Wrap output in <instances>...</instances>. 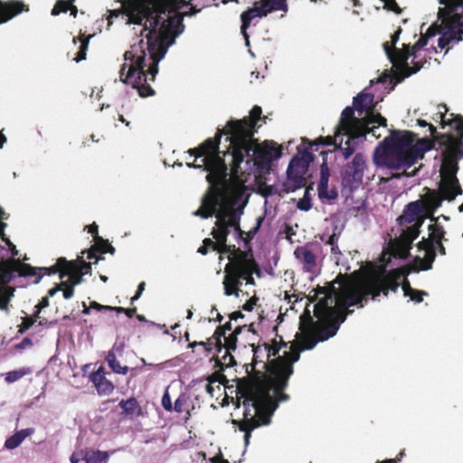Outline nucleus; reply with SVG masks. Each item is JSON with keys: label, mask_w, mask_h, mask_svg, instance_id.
Returning <instances> with one entry per match:
<instances>
[{"label": "nucleus", "mask_w": 463, "mask_h": 463, "mask_svg": "<svg viewBox=\"0 0 463 463\" xmlns=\"http://www.w3.org/2000/svg\"><path fill=\"white\" fill-rule=\"evenodd\" d=\"M145 287L146 283L144 281L139 283L136 294L130 299L131 304H133L134 301L137 300L141 297L143 291L145 290Z\"/></svg>", "instance_id": "62"}, {"label": "nucleus", "mask_w": 463, "mask_h": 463, "mask_svg": "<svg viewBox=\"0 0 463 463\" xmlns=\"http://www.w3.org/2000/svg\"><path fill=\"white\" fill-rule=\"evenodd\" d=\"M451 42L443 34L441 33V36L438 40V46L440 49L446 48Z\"/></svg>", "instance_id": "64"}, {"label": "nucleus", "mask_w": 463, "mask_h": 463, "mask_svg": "<svg viewBox=\"0 0 463 463\" xmlns=\"http://www.w3.org/2000/svg\"><path fill=\"white\" fill-rule=\"evenodd\" d=\"M237 337L232 335V333L229 336L224 337V344H222V350H236L237 348Z\"/></svg>", "instance_id": "51"}, {"label": "nucleus", "mask_w": 463, "mask_h": 463, "mask_svg": "<svg viewBox=\"0 0 463 463\" xmlns=\"http://www.w3.org/2000/svg\"><path fill=\"white\" fill-rule=\"evenodd\" d=\"M428 295H429L428 292H426L424 290L413 288L412 292H411L410 295H406L405 297L410 298V299L411 301L419 304V303H421L423 301V298L427 297Z\"/></svg>", "instance_id": "50"}, {"label": "nucleus", "mask_w": 463, "mask_h": 463, "mask_svg": "<svg viewBox=\"0 0 463 463\" xmlns=\"http://www.w3.org/2000/svg\"><path fill=\"white\" fill-rule=\"evenodd\" d=\"M353 106L358 112L359 116L372 117L373 119H377L376 116L381 115L380 113L374 112L375 102L374 95L368 92H361L355 96L353 99Z\"/></svg>", "instance_id": "22"}, {"label": "nucleus", "mask_w": 463, "mask_h": 463, "mask_svg": "<svg viewBox=\"0 0 463 463\" xmlns=\"http://www.w3.org/2000/svg\"><path fill=\"white\" fill-rule=\"evenodd\" d=\"M437 33H442V25L439 26L437 24H432L427 29V32L425 33L428 38H431Z\"/></svg>", "instance_id": "56"}, {"label": "nucleus", "mask_w": 463, "mask_h": 463, "mask_svg": "<svg viewBox=\"0 0 463 463\" xmlns=\"http://www.w3.org/2000/svg\"><path fill=\"white\" fill-rule=\"evenodd\" d=\"M435 212L436 211L425 209L424 212H422V216L424 217V219H430L432 223H439V217L434 216Z\"/></svg>", "instance_id": "59"}, {"label": "nucleus", "mask_w": 463, "mask_h": 463, "mask_svg": "<svg viewBox=\"0 0 463 463\" xmlns=\"http://www.w3.org/2000/svg\"><path fill=\"white\" fill-rule=\"evenodd\" d=\"M49 306V298L48 297H43L39 303L35 306V313L34 317H39V314L41 313L42 309L47 307Z\"/></svg>", "instance_id": "57"}, {"label": "nucleus", "mask_w": 463, "mask_h": 463, "mask_svg": "<svg viewBox=\"0 0 463 463\" xmlns=\"http://www.w3.org/2000/svg\"><path fill=\"white\" fill-rule=\"evenodd\" d=\"M36 317H24L23 318V322L21 323V325H19V328H18V333L19 334H24V332H26L36 321Z\"/></svg>", "instance_id": "48"}, {"label": "nucleus", "mask_w": 463, "mask_h": 463, "mask_svg": "<svg viewBox=\"0 0 463 463\" xmlns=\"http://www.w3.org/2000/svg\"><path fill=\"white\" fill-rule=\"evenodd\" d=\"M257 301H258V298L256 296L251 297L242 306L243 310L251 311L253 309L254 306H256Z\"/></svg>", "instance_id": "60"}, {"label": "nucleus", "mask_w": 463, "mask_h": 463, "mask_svg": "<svg viewBox=\"0 0 463 463\" xmlns=\"http://www.w3.org/2000/svg\"><path fill=\"white\" fill-rule=\"evenodd\" d=\"M13 296V290L0 286V309L7 310L8 303Z\"/></svg>", "instance_id": "40"}, {"label": "nucleus", "mask_w": 463, "mask_h": 463, "mask_svg": "<svg viewBox=\"0 0 463 463\" xmlns=\"http://www.w3.org/2000/svg\"><path fill=\"white\" fill-rule=\"evenodd\" d=\"M428 36L425 33H421L420 39L412 46H411L410 58L413 57V59H415L417 57L416 52L428 44Z\"/></svg>", "instance_id": "42"}, {"label": "nucleus", "mask_w": 463, "mask_h": 463, "mask_svg": "<svg viewBox=\"0 0 463 463\" xmlns=\"http://www.w3.org/2000/svg\"><path fill=\"white\" fill-rule=\"evenodd\" d=\"M225 334L226 332L223 331V327L219 326L216 327L214 334L213 335L214 338V346L219 354L222 351V337H225Z\"/></svg>", "instance_id": "43"}, {"label": "nucleus", "mask_w": 463, "mask_h": 463, "mask_svg": "<svg viewBox=\"0 0 463 463\" xmlns=\"http://www.w3.org/2000/svg\"><path fill=\"white\" fill-rule=\"evenodd\" d=\"M351 139H354L353 137H348V139L345 142V146L339 148L342 151V154L345 159L349 158L354 152V149L351 146Z\"/></svg>", "instance_id": "54"}, {"label": "nucleus", "mask_w": 463, "mask_h": 463, "mask_svg": "<svg viewBox=\"0 0 463 463\" xmlns=\"http://www.w3.org/2000/svg\"><path fill=\"white\" fill-rule=\"evenodd\" d=\"M279 338V341L277 340V338H274L272 341H271V344H267L265 343L263 345H264V349L265 351H267V357L269 358L271 356H276L279 354V350L282 346L286 347L287 346V343L284 342L283 338L281 335H278Z\"/></svg>", "instance_id": "35"}, {"label": "nucleus", "mask_w": 463, "mask_h": 463, "mask_svg": "<svg viewBox=\"0 0 463 463\" xmlns=\"http://www.w3.org/2000/svg\"><path fill=\"white\" fill-rule=\"evenodd\" d=\"M77 261V268H79V271H88V274L91 273V263L90 262H86L84 260H83V257H78L77 260H75Z\"/></svg>", "instance_id": "52"}, {"label": "nucleus", "mask_w": 463, "mask_h": 463, "mask_svg": "<svg viewBox=\"0 0 463 463\" xmlns=\"http://www.w3.org/2000/svg\"><path fill=\"white\" fill-rule=\"evenodd\" d=\"M71 2H75V0H58L52 10V14L58 15L61 13H67Z\"/></svg>", "instance_id": "41"}, {"label": "nucleus", "mask_w": 463, "mask_h": 463, "mask_svg": "<svg viewBox=\"0 0 463 463\" xmlns=\"http://www.w3.org/2000/svg\"><path fill=\"white\" fill-rule=\"evenodd\" d=\"M218 241L215 240V241H213L212 239L210 238H205L203 241V245H204L208 250H216V247L218 246Z\"/></svg>", "instance_id": "63"}, {"label": "nucleus", "mask_w": 463, "mask_h": 463, "mask_svg": "<svg viewBox=\"0 0 463 463\" xmlns=\"http://www.w3.org/2000/svg\"><path fill=\"white\" fill-rule=\"evenodd\" d=\"M305 164L302 159L294 157L287 169V179L282 184V191L286 194L294 192L306 184V179L303 175L305 173Z\"/></svg>", "instance_id": "19"}, {"label": "nucleus", "mask_w": 463, "mask_h": 463, "mask_svg": "<svg viewBox=\"0 0 463 463\" xmlns=\"http://www.w3.org/2000/svg\"><path fill=\"white\" fill-rule=\"evenodd\" d=\"M65 270L61 272V279H62L64 277H69L70 285L75 287L80 284L83 280V276L88 274V271H79V268H77V261H69L67 262Z\"/></svg>", "instance_id": "30"}, {"label": "nucleus", "mask_w": 463, "mask_h": 463, "mask_svg": "<svg viewBox=\"0 0 463 463\" xmlns=\"http://www.w3.org/2000/svg\"><path fill=\"white\" fill-rule=\"evenodd\" d=\"M274 11H288L287 0H257L241 14V33L249 44L248 29L256 18H262Z\"/></svg>", "instance_id": "14"}, {"label": "nucleus", "mask_w": 463, "mask_h": 463, "mask_svg": "<svg viewBox=\"0 0 463 463\" xmlns=\"http://www.w3.org/2000/svg\"><path fill=\"white\" fill-rule=\"evenodd\" d=\"M115 248L109 242L108 240H104L102 237H97L96 242L86 251H82V254L87 253V259H95L94 263H97L100 260H104L101 255L105 253H115Z\"/></svg>", "instance_id": "26"}, {"label": "nucleus", "mask_w": 463, "mask_h": 463, "mask_svg": "<svg viewBox=\"0 0 463 463\" xmlns=\"http://www.w3.org/2000/svg\"><path fill=\"white\" fill-rule=\"evenodd\" d=\"M354 106L344 109L338 123L339 132H344L345 135L350 137L358 138L369 133L375 136L374 128L380 126H387V120L382 115L376 116V120L373 119L372 117L357 118L354 117Z\"/></svg>", "instance_id": "9"}, {"label": "nucleus", "mask_w": 463, "mask_h": 463, "mask_svg": "<svg viewBox=\"0 0 463 463\" xmlns=\"http://www.w3.org/2000/svg\"><path fill=\"white\" fill-rule=\"evenodd\" d=\"M162 406L167 411H172L173 410L171 397L167 391L163 394Z\"/></svg>", "instance_id": "55"}, {"label": "nucleus", "mask_w": 463, "mask_h": 463, "mask_svg": "<svg viewBox=\"0 0 463 463\" xmlns=\"http://www.w3.org/2000/svg\"><path fill=\"white\" fill-rule=\"evenodd\" d=\"M396 269L400 270L402 273L400 279H398L399 287L402 286L404 296L410 295L411 292H412V290H413V288L411 286L410 281L407 279H404V280L402 282V284L400 283L402 277L407 276L410 271L409 270L405 271V270H402V269Z\"/></svg>", "instance_id": "46"}, {"label": "nucleus", "mask_w": 463, "mask_h": 463, "mask_svg": "<svg viewBox=\"0 0 463 463\" xmlns=\"http://www.w3.org/2000/svg\"><path fill=\"white\" fill-rule=\"evenodd\" d=\"M33 433V429H24L17 432H15L14 435L9 437L5 442V447L8 449H14L20 446V444L31 434Z\"/></svg>", "instance_id": "32"}, {"label": "nucleus", "mask_w": 463, "mask_h": 463, "mask_svg": "<svg viewBox=\"0 0 463 463\" xmlns=\"http://www.w3.org/2000/svg\"><path fill=\"white\" fill-rule=\"evenodd\" d=\"M90 380L100 395L110 394L114 391V385L106 378L102 367H99L96 372L91 373Z\"/></svg>", "instance_id": "28"}, {"label": "nucleus", "mask_w": 463, "mask_h": 463, "mask_svg": "<svg viewBox=\"0 0 463 463\" xmlns=\"http://www.w3.org/2000/svg\"><path fill=\"white\" fill-rule=\"evenodd\" d=\"M227 238L228 236H216L213 237L216 241H218V246L216 247V250L214 251H217L220 254V260H222L223 254H229L228 263H233L238 260H244L247 256H249L252 250H242L240 248L236 247L235 245H228L227 244Z\"/></svg>", "instance_id": "20"}, {"label": "nucleus", "mask_w": 463, "mask_h": 463, "mask_svg": "<svg viewBox=\"0 0 463 463\" xmlns=\"http://www.w3.org/2000/svg\"><path fill=\"white\" fill-rule=\"evenodd\" d=\"M32 373V370L29 367H23L18 370H14L5 374V381L7 383H13L25 375Z\"/></svg>", "instance_id": "36"}, {"label": "nucleus", "mask_w": 463, "mask_h": 463, "mask_svg": "<svg viewBox=\"0 0 463 463\" xmlns=\"http://www.w3.org/2000/svg\"><path fill=\"white\" fill-rule=\"evenodd\" d=\"M367 167L366 158L362 153H357L353 160L348 163L342 177L344 190L352 193L363 183L364 170Z\"/></svg>", "instance_id": "15"}, {"label": "nucleus", "mask_w": 463, "mask_h": 463, "mask_svg": "<svg viewBox=\"0 0 463 463\" xmlns=\"http://www.w3.org/2000/svg\"><path fill=\"white\" fill-rule=\"evenodd\" d=\"M267 117H262V109L254 105L249 117L241 119H231L224 128L226 140L230 142L227 152L231 154V174L237 175L241 164L246 160L247 164H253L259 167L269 165L272 160L282 156V147L273 141H265L262 145L253 137L259 121L266 123Z\"/></svg>", "instance_id": "4"}, {"label": "nucleus", "mask_w": 463, "mask_h": 463, "mask_svg": "<svg viewBox=\"0 0 463 463\" xmlns=\"http://www.w3.org/2000/svg\"><path fill=\"white\" fill-rule=\"evenodd\" d=\"M417 124L420 127H422V128L429 127V130H430V136L432 137L431 140L433 141V144L435 142L439 143V139H438L437 137L439 136V135H442L443 133H438L437 128L432 124L428 123L424 119L419 118L417 120Z\"/></svg>", "instance_id": "44"}, {"label": "nucleus", "mask_w": 463, "mask_h": 463, "mask_svg": "<svg viewBox=\"0 0 463 463\" xmlns=\"http://www.w3.org/2000/svg\"><path fill=\"white\" fill-rule=\"evenodd\" d=\"M311 197L308 189L305 191L304 196L298 201L297 207L301 211H308L311 209Z\"/></svg>", "instance_id": "45"}, {"label": "nucleus", "mask_w": 463, "mask_h": 463, "mask_svg": "<svg viewBox=\"0 0 463 463\" xmlns=\"http://www.w3.org/2000/svg\"><path fill=\"white\" fill-rule=\"evenodd\" d=\"M445 112H439L437 117L440 119L442 128L449 126L453 128L457 137L452 133H445L438 136L439 145L445 146L446 150L442 154L443 160L440 169L441 180L439 184L446 185L453 190L461 188L456 175L458 170V159L463 158V117L461 115L450 114L452 118L446 119L447 107L444 105Z\"/></svg>", "instance_id": "7"}, {"label": "nucleus", "mask_w": 463, "mask_h": 463, "mask_svg": "<svg viewBox=\"0 0 463 463\" xmlns=\"http://www.w3.org/2000/svg\"><path fill=\"white\" fill-rule=\"evenodd\" d=\"M36 269L30 264L23 263L16 259L0 260V286L8 284L14 273L20 277H32L36 274Z\"/></svg>", "instance_id": "18"}, {"label": "nucleus", "mask_w": 463, "mask_h": 463, "mask_svg": "<svg viewBox=\"0 0 463 463\" xmlns=\"http://www.w3.org/2000/svg\"><path fill=\"white\" fill-rule=\"evenodd\" d=\"M224 128L218 129L213 137H209L200 144L197 147L190 148L188 153L194 156L192 163H187L190 168H202L208 174L206 181L209 184L206 194H204L202 205L195 213L196 215L207 219L212 214L216 206L225 198V185L228 184V166L224 161V156L229 152L220 150V140L224 135Z\"/></svg>", "instance_id": "5"}, {"label": "nucleus", "mask_w": 463, "mask_h": 463, "mask_svg": "<svg viewBox=\"0 0 463 463\" xmlns=\"http://www.w3.org/2000/svg\"><path fill=\"white\" fill-rule=\"evenodd\" d=\"M192 0H124L123 13L128 22L144 25L146 41L141 39L124 53L125 63L120 68V80L137 90L141 98L155 95L148 81L158 73V63L169 46L184 29V16H193L201 9L192 5Z\"/></svg>", "instance_id": "1"}, {"label": "nucleus", "mask_w": 463, "mask_h": 463, "mask_svg": "<svg viewBox=\"0 0 463 463\" xmlns=\"http://www.w3.org/2000/svg\"><path fill=\"white\" fill-rule=\"evenodd\" d=\"M335 293H338V292L335 290V288L334 287H330L329 288L317 287L316 289V297H318L319 295L326 296V294H331V295L334 294L335 296Z\"/></svg>", "instance_id": "58"}, {"label": "nucleus", "mask_w": 463, "mask_h": 463, "mask_svg": "<svg viewBox=\"0 0 463 463\" xmlns=\"http://www.w3.org/2000/svg\"><path fill=\"white\" fill-rule=\"evenodd\" d=\"M118 405L126 415L138 416L141 414V408L136 398L132 397L128 400H121Z\"/></svg>", "instance_id": "33"}, {"label": "nucleus", "mask_w": 463, "mask_h": 463, "mask_svg": "<svg viewBox=\"0 0 463 463\" xmlns=\"http://www.w3.org/2000/svg\"><path fill=\"white\" fill-rule=\"evenodd\" d=\"M416 137L409 130H393L390 137L384 139L390 152H383L379 158H375L376 164L395 170L413 165L419 158L423 157L425 152L433 148L432 140L424 137L415 142Z\"/></svg>", "instance_id": "6"}, {"label": "nucleus", "mask_w": 463, "mask_h": 463, "mask_svg": "<svg viewBox=\"0 0 463 463\" xmlns=\"http://www.w3.org/2000/svg\"><path fill=\"white\" fill-rule=\"evenodd\" d=\"M88 45H89V39L88 38L82 39L81 43H80V49L77 52L76 57L74 58V61L76 62H80L86 59V51L88 49Z\"/></svg>", "instance_id": "49"}, {"label": "nucleus", "mask_w": 463, "mask_h": 463, "mask_svg": "<svg viewBox=\"0 0 463 463\" xmlns=\"http://www.w3.org/2000/svg\"><path fill=\"white\" fill-rule=\"evenodd\" d=\"M218 379H212V378H208V383L206 384L205 386V390L206 392L212 396L213 397L214 395V391H215V386L214 384L217 383Z\"/></svg>", "instance_id": "61"}, {"label": "nucleus", "mask_w": 463, "mask_h": 463, "mask_svg": "<svg viewBox=\"0 0 463 463\" xmlns=\"http://www.w3.org/2000/svg\"><path fill=\"white\" fill-rule=\"evenodd\" d=\"M402 273L397 269H382L371 274L354 286L333 295L326 294L314 307V315L320 322L319 325L344 323L352 311L347 308L367 302L368 298L375 299L382 293L387 297L389 292H396L399 288L398 279Z\"/></svg>", "instance_id": "3"}, {"label": "nucleus", "mask_w": 463, "mask_h": 463, "mask_svg": "<svg viewBox=\"0 0 463 463\" xmlns=\"http://www.w3.org/2000/svg\"><path fill=\"white\" fill-rule=\"evenodd\" d=\"M86 463H107L109 454L105 451H94L85 458Z\"/></svg>", "instance_id": "39"}, {"label": "nucleus", "mask_w": 463, "mask_h": 463, "mask_svg": "<svg viewBox=\"0 0 463 463\" xmlns=\"http://www.w3.org/2000/svg\"><path fill=\"white\" fill-rule=\"evenodd\" d=\"M225 276L223 279V288L226 296L234 295L239 297L240 286L244 280L247 284L254 285L252 277L254 273L260 274L259 264L255 260L252 252L244 260H238L233 263H227L224 268Z\"/></svg>", "instance_id": "8"}, {"label": "nucleus", "mask_w": 463, "mask_h": 463, "mask_svg": "<svg viewBox=\"0 0 463 463\" xmlns=\"http://www.w3.org/2000/svg\"><path fill=\"white\" fill-rule=\"evenodd\" d=\"M106 361L109 364V366L110 367V369L116 373H118V374H127L128 372V367L124 365L122 366L119 362L118 361L117 359V356L116 354H114V352L112 351H109L106 356Z\"/></svg>", "instance_id": "34"}, {"label": "nucleus", "mask_w": 463, "mask_h": 463, "mask_svg": "<svg viewBox=\"0 0 463 463\" xmlns=\"http://www.w3.org/2000/svg\"><path fill=\"white\" fill-rule=\"evenodd\" d=\"M299 329L304 334L300 341L301 349L295 350L294 346H291V351L286 352L283 355L286 358H290V354L292 353H299L301 350H311L318 342L326 341L334 336L339 329V322L332 325H319L318 322L315 323L308 314L307 322L303 318L301 319Z\"/></svg>", "instance_id": "11"}, {"label": "nucleus", "mask_w": 463, "mask_h": 463, "mask_svg": "<svg viewBox=\"0 0 463 463\" xmlns=\"http://www.w3.org/2000/svg\"><path fill=\"white\" fill-rule=\"evenodd\" d=\"M232 351V350L224 349V354L221 359L216 360V367H219L221 371L233 366L236 364L234 356L231 354Z\"/></svg>", "instance_id": "37"}, {"label": "nucleus", "mask_w": 463, "mask_h": 463, "mask_svg": "<svg viewBox=\"0 0 463 463\" xmlns=\"http://www.w3.org/2000/svg\"><path fill=\"white\" fill-rule=\"evenodd\" d=\"M252 362L246 365V377L237 379L235 407L244 406L243 419L232 420V424L244 432V443H250L251 431L260 426L269 425L279 402H286L289 396L284 392L289 377L293 373V364L299 359L298 352L290 354V358L278 356L269 363L260 361V346L252 345Z\"/></svg>", "instance_id": "2"}, {"label": "nucleus", "mask_w": 463, "mask_h": 463, "mask_svg": "<svg viewBox=\"0 0 463 463\" xmlns=\"http://www.w3.org/2000/svg\"><path fill=\"white\" fill-rule=\"evenodd\" d=\"M416 238H418L416 231L411 234L402 232L400 236L391 244L392 254L395 258L406 259L410 255V250Z\"/></svg>", "instance_id": "21"}, {"label": "nucleus", "mask_w": 463, "mask_h": 463, "mask_svg": "<svg viewBox=\"0 0 463 463\" xmlns=\"http://www.w3.org/2000/svg\"><path fill=\"white\" fill-rule=\"evenodd\" d=\"M444 5L438 11L443 34L452 43H458L463 35V0H439Z\"/></svg>", "instance_id": "10"}, {"label": "nucleus", "mask_w": 463, "mask_h": 463, "mask_svg": "<svg viewBox=\"0 0 463 463\" xmlns=\"http://www.w3.org/2000/svg\"><path fill=\"white\" fill-rule=\"evenodd\" d=\"M294 255L296 259L303 264L306 271L311 273L316 271L317 256L307 245L297 247Z\"/></svg>", "instance_id": "27"}, {"label": "nucleus", "mask_w": 463, "mask_h": 463, "mask_svg": "<svg viewBox=\"0 0 463 463\" xmlns=\"http://www.w3.org/2000/svg\"><path fill=\"white\" fill-rule=\"evenodd\" d=\"M382 2L384 3L385 9H387L389 11H392L396 14L402 13V8L399 6V5L397 4V2L395 0H384Z\"/></svg>", "instance_id": "53"}, {"label": "nucleus", "mask_w": 463, "mask_h": 463, "mask_svg": "<svg viewBox=\"0 0 463 463\" xmlns=\"http://www.w3.org/2000/svg\"><path fill=\"white\" fill-rule=\"evenodd\" d=\"M330 170L326 160L320 165V180L317 186L318 197L321 200L333 201L337 198L338 193L335 188L328 189Z\"/></svg>", "instance_id": "24"}, {"label": "nucleus", "mask_w": 463, "mask_h": 463, "mask_svg": "<svg viewBox=\"0 0 463 463\" xmlns=\"http://www.w3.org/2000/svg\"><path fill=\"white\" fill-rule=\"evenodd\" d=\"M426 193L420 200L422 203V211L425 209L437 211L444 200L453 201L458 194H462V189L453 190L446 185L439 184V190H433L425 187Z\"/></svg>", "instance_id": "17"}, {"label": "nucleus", "mask_w": 463, "mask_h": 463, "mask_svg": "<svg viewBox=\"0 0 463 463\" xmlns=\"http://www.w3.org/2000/svg\"><path fill=\"white\" fill-rule=\"evenodd\" d=\"M418 249L424 250V257H416L414 259V271L429 270L432 268V264L436 259V247L431 243L421 244V241L418 243Z\"/></svg>", "instance_id": "23"}, {"label": "nucleus", "mask_w": 463, "mask_h": 463, "mask_svg": "<svg viewBox=\"0 0 463 463\" xmlns=\"http://www.w3.org/2000/svg\"><path fill=\"white\" fill-rule=\"evenodd\" d=\"M335 138H336V137L335 138H333L330 136L320 137L316 141H314L313 143H310L309 149H312L313 146H331V145H333L335 143Z\"/></svg>", "instance_id": "47"}, {"label": "nucleus", "mask_w": 463, "mask_h": 463, "mask_svg": "<svg viewBox=\"0 0 463 463\" xmlns=\"http://www.w3.org/2000/svg\"><path fill=\"white\" fill-rule=\"evenodd\" d=\"M228 195V184L225 185V198L216 206L212 216L214 215L216 218L215 227L213 229L211 235L216 236H228L230 234V229L233 228L237 236L241 237L244 232L241 230L240 225L241 215L242 210L235 208H225V203Z\"/></svg>", "instance_id": "13"}, {"label": "nucleus", "mask_w": 463, "mask_h": 463, "mask_svg": "<svg viewBox=\"0 0 463 463\" xmlns=\"http://www.w3.org/2000/svg\"><path fill=\"white\" fill-rule=\"evenodd\" d=\"M264 221V216H259L256 220V224L253 228H251L248 232L242 234L241 237H238L240 240L243 241L245 244L250 243V241L254 238V236L260 231L261 224Z\"/></svg>", "instance_id": "38"}, {"label": "nucleus", "mask_w": 463, "mask_h": 463, "mask_svg": "<svg viewBox=\"0 0 463 463\" xmlns=\"http://www.w3.org/2000/svg\"><path fill=\"white\" fill-rule=\"evenodd\" d=\"M402 32V28L399 27L392 34L391 41L385 42L383 44V50L390 61L398 71L402 72V76H398V81H401L403 78L410 77L411 75L418 72L422 67V63L419 61H413V66H409L408 60L411 54L410 44L403 43L402 49L396 48L395 45L399 41Z\"/></svg>", "instance_id": "12"}, {"label": "nucleus", "mask_w": 463, "mask_h": 463, "mask_svg": "<svg viewBox=\"0 0 463 463\" xmlns=\"http://www.w3.org/2000/svg\"><path fill=\"white\" fill-rule=\"evenodd\" d=\"M67 262L68 260L64 257H61L57 260L54 265L49 268L33 267L37 270L36 274L33 276L35 277L33 283L38 284L44 275L51 276L59 273V276L61 277V272L65 270L66 265H68Z\"/></svg>", "instance_id": "29"}, {"label": "nucleus", "mask_w": 463, "mask_h": 463, "mask_svg": "<svg viewBox=\"0 0 463 463\" xmlns=\"http://www.w3.org/2000/svg\"><path fill=\"white\" fill-rule=\"evenodd\" d=\"M422 203L420 201H414L406 205L403 213L397 219L402 232L411 234L416 231L418 236L424 222L422 216Z\"/></svg>", "instance_id": "16"}, {"label": "nucleus", "mask_w": 463, "mask_h": 463, "mask_svg": "<svg viewBox=\"0 0 463 463\" xmlns=\"http://www.w3.org/2000/svg\"><path fill=\"white\" fill-rule=\"evenodd\" d=\"M28 10V6L22 1L10 0L2 2L0 0V24Z\"/></svg>", "instance_id": "25"}, {"label": "nucleus", "mask_w": 463, "mask_h": 463, "mask_svg": "<svg viewBox=\"0 0 463 463\" xmlns=\"http://www.w3.org/2000/svg\"><path fill=\"white\" fill-rule=\"evenodd\" d=\"M429 238H422L421 244L439 242V241H447L445 238L446 231L440 223H431L428 226Z\"/></svg>", "instance_id": "31"}]
</instances>
